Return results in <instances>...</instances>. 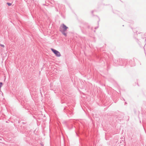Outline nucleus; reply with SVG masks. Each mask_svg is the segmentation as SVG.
Here are the masks:
<instances>
[{
    "mask_svg": "<svg viewBox=\"0 0 146 146\" xmlns=\"http://www.w3.org/2000/svg\"><path fill=\"white\" fill-rule=\"evenodd\" d=\"M0 46H1V47H5V46H4V45H3V44H0Z\"/></svg>",
    "mask_w": 146,
    "mask_h": 146,
    "instance_id": "nucleus-5",
    "label": "nucleus"
},
{
    "mask_svg": "<svg viewBox=\"0 0 146 146\" xmlns=\"http://www.w3.org/2000/svg\"><path fill=\"white\" fill-rule=\"evenodd\" d=\"M3 84L2 82H0V88L1 87L2 85Z\"/></svg>",
    "mask_w": 146,
    "mask_h": 146,
    "instance_id": "nucleus-4",
    "label": "nucleus"
},
{
    "mask_svg": "<svg viewBox=\"0 0 146 146\" xmlns=\"http://www.w3.org/2000/svg\"><path fill=\"white\" fill-rule=\"evenodd\" d=\"M7 4L8 5V6H10L11 5V4L10 3H7Z\"/></svg>",
    "mask_w": 146,
    "mask_h": 146,
    "instance_id": "nucleus-3",
    "label": "nucleus"
},
{
    "mask_svg": "<svg viewBox=\"0 0 146 146\" xmlns=\"http://www.w3.org/2000/svg\"><path fill=\"white\" fill-rule=\"evenodd\" d=\"M51 50L56 56L60 57L61 56L60 52L58 51L53 48H51Z\"/></svg>",
    "mask_w": 146,
    "mask_h": 146,
    "instance_id": "nucleus-2",
    "label": "nucleus"
},
{
    "mask_svg": "<svg viewBox=\"0 0 146 146\" xmlns=\"http://www.w3.org/2000/svg\"><path fill=\"white\" fill-rule=\"evenodd\" d=\"M68 29V27L65 25L64 24H61L59 27V31L65 36H66V32Z\"/></svg>",
    "mask_w": 146,
    "mask_h": 146,
    "instance_id": "nucleus-1",
    "label": "nucleus"
}]
</instances>
